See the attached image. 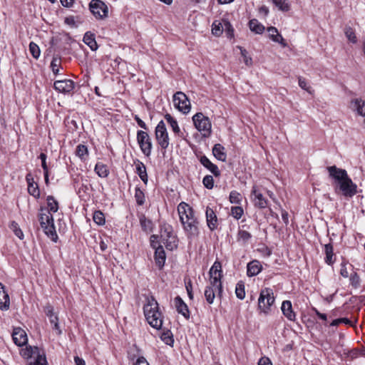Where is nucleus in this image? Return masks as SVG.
I'll list each match as a JSON object with an SVG mask.
<instances>
[{"label":"nucleus","instance_id":"1","mask_svg":"<svg viewBox=\"0 0 365 365\" xmlns=\"http://www.w3.org/2000/svg\"><path fill=\"white\" fill-rule=\"evenodd\" d=\"M329 177L333 178L336 182L337 189L346 197H352L357 192V186L354 183L351 179L348 176L347 172L341 168H339L335 165L329 166L327 168Z\"/></svg>","mask_w":365,"mask_h":365},{"label":"nucleus","instance_id":"2","mask_svg":"<svg viewBox=\"0 0 365 365\" xmlns=\"http://www.w3.org/2000/svg\"><path fill=\"white\" fill-rule=\"evenodd\" d=\"M180 220L183 229L189 237L199 235V222L195 217L193 209L187 203L182 202L178 206Z\"/></svg>","mask_w":365,"mask_h":365},{"label":"nucleus","instance_id":"3","mask_svg":"<svg viewBox=\"0 0 365 365\" xmlns=\"http://www.w3.org/2000/svg\"><path fill=\"white\" fill-rule=\"evenodd\" d=\"M143 310L149 324L157 329H160L163 325V317L162 314L159 312L157 301L152 297L150 300H148V304L144 306Z\"/></svg>","mask_w":365,"mask_h":365},{"label":"nucleus","instance_id":"4","mask_svg":"<svg viewBox=\"0 0 365 365\" xmlns=\"http://www.w3.org/2000/svg\"><path fill=\"white\" fill-rule=\"evenodd\" d=\"M38 220L41 228L43 230L45 234L51 238L54 242H56L58 235L56 232L54 225V220L51 213L49 212L46 208L41 207L38 213Z\"/></svg>","mask_w":365,"mask_h":365},{"label":"nucleus","instance_id":"5","mask_svg":"<svg viewBox=\"0 0 365 365\" xmlns=\"http://www.w3.org/2000/svg\"><path fill=\"white\" fill-rule=\"evenodd\" d=\"M273 290L266 287L261 290L258 299V308L264 313L267 314L274 302Z\"/></svg>","mask_w":365,"mask_h":365},{"label":"nucleus","instance_id":"6","mask_svg":"<svg viewBox=\"0 0 365 365\" xmlns=\"http://www.w3.org/2000/svg\"><path fill=\"white\" fill-rule=\"evenodd\" d=\"M196 129L202 133L204 137H209L211 134V123L208 117L202 113H197L192 117Z\"/></svg>","mask_w":365,"mask_h":365},{"label":"nucleus","instance_id":"7","mask_svg":"<svg viewBox=\"0 0 365 365\" xmlns=\"http://www.w3.org/2000/svg\"><path fill=\"white\" fill-rule=\"evenodd\" d=\"M210 277V284L215 286L217 288L219 297H221L222 292V286L221 282L222 275V266L220 262L216 261L209 272Z\"/></svg>","mask_w":365,"mask_h":365},{"label":"nucleus","instance_id":"8","mask_svg":"<svg viewBox=\"0 0 365 365\" xmlns=\"http://www.w3.org/2000/svg\"><path fill=\"white\" fill-rule=\"evenodd\" d=\"M155 138L158 145L163 150L168 148L169 145V136L163 120H160L157 125L155 130Z\"/></svg>","mask_w":365,"mask_h":365},{"label":"nucleus","instance_id":"9","mask_svg":"<svg viewBox=\"0 0 365 365\" xmlns=\"http://www.w3.org/2000/svg\"><path fill=\"white\" fill-rule=\"evenodd\" d=\"M89 9L97 19H103L108 15V8L101 0H91L89 4Z\"/></svg>","mask_w":365,"mask_h":365},{"label":"nucleus","instance_id":"10","mask_svg":"<svg viewBox=\"0 0 365 365\" xmlns=\"http://www.w3.org/2000/svg\"><path fill=\"white\" fill-rule=\"evenodd\" d=\"M173 101L175 107L180 112L187 114L190 111V102L184 93L181 91L176 92L173 96Z\"/></svg>","mask_w":365,"mask_h":365},{"label":"nucleus","instance_id":"11","mask_svg":"<svg viewBox=\"0 0 365 365\" xmlns=\"http://www.w3.org/2000/svg\"><path fill=\"white\" fill-rule=\"evenodd\" d=\"M137 140L142 153L147 157H149L152 150V142L148 133L138 130L137 132Z\"/></svg>","mask_w":365,"mask_h":365},{"label":"nucleus","instance_id":"12","mask_svg":"<svg viewBox=\"0 0 365 365\" xmlns=\"http://www.w3.org/2000/svg\"><path fill=\"white\" fill-rule=\"evenodd\" d=\"M43 310L46 315L48 317L50 323L53 325V329L56 331L58 335H61L62 331L59 327L58 317L54 312L53 307L51 304H47L44 307Z\"/></svg>","mask_w":365,"mask_h":365},{"label":"nucleus","instance_id":"13","mask_svg":"<svg viewBox=\"0 0 365 365\" xmlns=\"http://www.w3.org/2000/svg\"><path fill=\"white\" fill-rule=\"evenodd\" d=\"M74 82L70 79L56 81L53 83L55 90L65 94L72 91L74 88Z\"/></svg>","mask_w":365,"mask_h":365},{"label":"nucleus","instance_id":"14","mask_svg":"<svg viewBox=\"0 0 365 365\" xmlns=\"http://www.w3.org/2000/svg\"><path fill=\"white\" fill-rule=\"evenodd\" d=\"M12 338L14 342L19 346H22L27 343V335L21 328H15L13 331Z\"/></svg>","mask_w":365,"mask_h":365},{"label":"nucleus","instance_id":"15","mask_svg":"<svg viewBox=\"0 0 365 365\" xmlns=\"http://www.w3.org/2000/svg\"><path fill=\"white\" fill-rule=\"evenodd\" d=\"M174 304L177 312L182 314L185 319L190 318V311L187 305L184 302L182 298L179 296L174 299Z\"/></svg>","mask_w":365,"mask_h":365},{"label":"nucleus","instance_id":"16","mask_svg":"<svg viewBox=\"0 0 365 365\" xmlns=\"http://www.w3.org/2000/svg\"><path fill=\"white\" fill-rule=\"evenodd\" d=\"M205 215L208 227L212 231L215 230L217 227V217L215 211L210 207H207Z\"/></svg>","mask_w":365,"mask_h":365},{"label":"nucleus","instance_id":"17","mask_svg":"<svg viewBox=\"0 0 365 365\" xmlns=\"http://www.w3.org/2000/svg\"><path fill=\"white\" fill-rule=\"evenodd\" d=\"M166 255L163 247L162 245H159L155 251V262L160 269L163 267Z\"/></svg>","mask_w":365,"mask_h":365},{"label":"nucleus","instance_id":"18","mask_svg":"<svg viewBox=\"0 0 365 365\" xmlns=\"http://www.w3.org/2000/svg\"><path fill=\"white\" fill-rule=\"evenodd\" d=\"M201 164L208 169L215 177L220 175V171L218 167L213 164L205 155H202L200 158Z\"/></svg>","mask_w":365,"mask_h":365},{"label":"nucleus","instance_id":"19","mask_svg":"<svg viewBox=\"0 0 365 365\" xmlns=\"http://www.w3.org/2000/svg\"><path fill=\"white\" fill-rule=\"evenodd\" d=\"M262 267L258 260H252L247 266V274L248 277L257 275L262 270Z\"/></svg>","mask_w":365,"mask_h":365},{"label":"nucleus","instance_id":"20","mask_svg":"<svg viewBox=\"0 0 365 365\" xmlns=\"http://www.w3.org/2000/svg\"><path fill=\"white\" fill-rule=\"evenodd\" d=\"M283 314L290 321H294L296 314L292 310V303L289 300H285L282 304L281 307Z\"/></svg>","mask_w":365,"mask_h":365},{"label":"nucleus","instance_id":"21","mask_svg":"<svg viewBox=\"0 0 365 365\" xmlns=\"http://www.w3.org/2000/svg\"><path fill=\"white\" fill-rule=\"evenodd\" d=\"M252 194L255 195L254 204L255 207L260 209L267 207V200L264 197L262 194L257 192L255 187H253Z\"/></svg>","mask_w":365,"mask_h":365},{"label":"nucleus","instance_id":"22","mask_svg":"<svg viewBox=\"0 0 365 365\" xmlns=\"http://www.w3.org/2000/svg\"><path fill=\"white\" fill-rule=\"evenodd\" d=\"M10 300L8 293L5 291L4 285L0 282V309L7 310L9 308Z\"/></svg>","mask_w":365,"mask_h":365},{"label":"nucleus","instance_id":"23","mask_svg":"<svg viewBox=\"0 0 365 365\" xmlns=\"http://www.w3.org/2000/svg\"><path fill=\"white\" fill-rule=\"evenodd\" d=\"M267 31L269 34V38L273 41L280 43L283 47L287 46V43L275 27L270 26L267 29Z\"/></svg>","mask_w":365,"mask_h":365},{"label":"nucleus","instance_id":"24","mask_svg":"<svg viewBox=\"0 0 365 365\" xmlns=\"http://www.w3.org/2000/svg\"><path fill=\"white\" fill-rule=\"evenodd\" d=\"M135 169H136V173L138 175L141 180L145 183H148V174L146 171V167L144 165L143 163L140 161L139 160H137L135 162Z\"/></svg>","mask_w":365,"mask_h":365},{"label":"nucleus","instance_id":"25","mask_svg":"<svg viewBox=\"0 0 365 365\" xmlns=\"http://www.w3.org/2000/svg\"><path fill=\"white\" fill-rule=\"evenodd\" d=\"M83 42L89 46L92 51L98 49V44L96 43L94 34L91 31H87L83 38Z\"/></svg>","mask_w":365,"mask_h":365},{"label":"nucleus","instance_id":"26","mask_svg":"<svg viewBox=\"0 0 365 365\" xmlns=\"http://www.w3.org/2000/svg\"><path fill=\"white\" fill-rule=\"evenodd\" d=\"M212 154L219 160L226 161L227 155L225 152V148L221 144H215L212 148Z\"/></svg>","mask_w":365,"mask_h":365},{"label":"nucleus","instance_id":"27","mask_svg":"<svg viewBox=\"0 0 365 365\" xmlns=\"http://www.w3.org/2000/svg\"><path fill=\"white\" fill-rule=\"evenodd\" d=\"M353 109L356 110L359 115L365 116V101L362 99H354L351 101Z\"/></svg>","mask_w":365,"mask_h":365},{"label":"nucleus","instance_id":"28","mask_svg":"<svg viewBox=\"0 0 365 365\" xmlns=\"http://www.w3.org/2000/svg\"><path fill=\"white\" fill-rule=\"evenodd\" d=\"M217 291V288L215 286L210 285L207 286L205 290V297L206 301L209 304H212L215 297V292Z\"/></svg>","mask_w":365,"mask_h":365},{"label":"nucleus","instance_id":"29","mask_svg":"<svg viewBox=\"0 0 365 365\" xmlns=\"http://www.w3.org/2000/svg\"><path fill=\"white\" fill-rule=\"evenodd\" d=\"M249 26L252 31L255 34H261L264 31V26L257 19H253L249 21Z\"/></svg>","mask_w":365,"mask_h":365},{"label":"nucleus","instance_id":"30","mask_svg":"<svg viewBox=\"0 0 365 365\" xmlns=\"http://www.w3.org/2000/svg\"><path fill=\"white\" fill-rule=\"evenodd\" d=\"M324 252L326 255L325 262L329 265L332 264L334 262L333 246L331 243L324 245Z\"/></svg>","mask_w":365,"mask_h":365},{"label":"nucleus","instance_id":"31","mask_svg":"<svg viewBox=\"0 0 365 365\" xmlns=\"http://www.w3.org/2000/svg\"><path fill=\"white\" fill-rule=\"evenodd\" d=\"M48 209H46L49 212H56L58 210V202L54 198L53 196L49 195L46 198Z\"/></svg>","mask_w":365,"mask_h":365},{"label":"nucleus","instance_id":"32","mask_svg":"<svg viewBox=\"0 0 365 365\" xmlns=\"http://www.w3.org/2000/svg\"><path fill=\"white\" fill-rule=\"evenodd\" d=\"M95 172L101 178H106L109 174L107 166L101 163H98L96 165Z\"/></svg>","mask_w":365,"mask_h":365},{"label":"nucleus","instance_id":"33","mask_svg":"<svg viewBox=\"0 0 365 365\" xmlns=\"http://www.w3.org/2000/svg\"><path fill=\"white\" fill-rule=\"evenodd\" d=\"M165 118L167 120V122L168 123V124L170 125V127L172 128L173 131L175 134H179L180 133V129L178 126L177 120L174 118H173L171 116V115H170L169 113H167L165 115Z\"/></svg>","mask_w":365,"mask_h":365},{"label":"nucleus","instance_id":"34","mask_svg":"<svg viewBox=\"0 0 365 365\" xmlns=\"http://www.w3.org/2000/svg\"><path fill=\"white\" fill-rule=\"evenodd\" d=\"M223 31L225 32L227 38H232L234 36V29L230 22L226 19H222Z\"/></svg>","mask_w":365,"mask_h":365},{"label":"nucleus","instance_id":"35","mask_svg":"<svg viewBox=\"0 0 365 365\" xmlns=\"http://www.w3.org/2000/svg\"><path fill=\"white\" fill-rule=\"evenodd\" d=\"M222 21H215L212 25V33L215 36H220L223 32Z\"/></svg>","mask_w":365,"mask_h":365},{"label":"nucleus","instance_id":"36","mask_svg":"<svg viewBox=\"0 0 365 365\" xmlns=\"http://www.w3.org/2000/svg\"><path fill=\"white\" fill-rule=\"evenodd\" d=\"M140 223L141 227L145 232H151L153 229V223L150 220H148L144 215L140 218Z\"/></svg>","mask_w":365,"mask_h":365},{"label":"nucleus","instance_id":"37","mask_svg":"<svg viewBox=\"0 0 365 365\" xmlns=\"http://www.w3.org/2000/svg\"><path fill=\"white\" fill-rule=\"evenodd\" d=\"M76 154L81 160H85L88 154L87 147L82 144L78 145L76 150Z\"/></svg>","mask_w":365,"mask_h":365},{"label":"nucleus","instance_id":"38","mask_svg":"<svg viewBox=\"0 0 365 365\" xmlns=\"http://www.w3.org/2000/svg\"><path fill=\"white\" fill-rule=\"evenodd\" d=\"M235 294L238 299H243L245 297V284L242 282H239L235 287Z\"/></svg>","mask_w":365,"mask_h":365},{"label":"nucleus","instance_id":"39","mask_svg":"<svg viewBox=\"0 0 365 365\" xmlns=\"http://www.w3.org/2000/svg\"><path fill=\"white\" fill-rule=\"evenodd\" d=\"M272 1L274 4L282 11H287L290 9L287 0H272Z\"/></svg>","mask_w":365,"mask_h":365},{"label":"nucleus","instance_id":"40","mask_svg":"<svg viewBox=\"0 0 365 365\" xmlns=\"http://www.w3.org/2000/svg\"><path fill=\"white\" fill-rule=\"evenodd\" d=\"M349 279L350 284L354 288L358 289L360 287L361 279L356 272L351 274Z\"/></svg>","mask_w":365,"mask_h":365},{"label":"nucleus","instance_id":"41","mask_svg":"<svg viewBox=\"0 0 365 365\" xmlns=\"http://www.w3.org/2000/svg\"><path fill=\"white\" fill-rule=\"evenodd\" d=\"M61 67V58L57 57H53L51 63V68L53 74L58 75L59 73V68Z\"/></svg>","mask_w":365,"mask_h":365},{"label":"nucleus","instance_id":"42","mask_svg":"<svg viewBox=\"0 0 365 365\" xmlns=\"http://www.w3.org/2000/svg\"><path fill=\"white\" fill-rule=\"evenodd\" d=\"M135 198L136 200V202L139 205H143L145 202V195L144 192L139 188H135Z\"/></svg>","mask_w":365,"mask_h":365},{"label":"nucleus","instance_id":"43","mask_svg":"<svg viewBox=\"0 0 365 365\" xmlns=\"http://www.w3.org/2000/svg\"><path fill=\"white\" fill-rule=\"evenodd\" d=\"M93 221L99 225H102L105 223L104 215L100 210L95 211V212L93 213Z\"/></svg>","mask_w":365,"mask_h":365},{"label":"nucleus","instance_id":"44","mask_svg":"<svg viewBox=\"0 0 365 365\" xmlns=\"http://www.w3.org/2000/svg\"><path fill=\"white\" fill-rule=\"evenodd\" d=\"M29 51L32 56L36 59H37L39 57L41 53L38 46L34 42H31L29 43Z\"/></svg>","mask_w":365,"mask_h":365},{"label":"nucleus","instance_id":"45","mask_svg":"<svg viewBox=\"0 0 365 365\" xmlns=\"http://www.w3.org/2000/svg\"><path fill=\"white\" fill-rule=\"evenodd\" d=\"M229 198L231 203L240 204L242 200V195L237 191L232 190Z\"/></svg>","mask_w":365,"mask_h":365},{"label":"nucleus","instance_id":"46","mask_svg":"<svg viewBox=\"0 0 365 365\" xmlns=\"http://www.w3.org/2000/svg\"><path fill=\"white\" fill-rule=\"evenodd\" d=\"M28 192L31 195L36 198H38L40 196V190L37 183L31 184V185H29Z\"/></svg>","mask_w":365,"mask_h":365},{"label":"nucleus","instance_id":"47","mask_svg":"<svg viewBox=\"0 0 365 365\" xmlns=\"http://www.w3.org/2000/svg\"><path fill=\"white\" fill-rule=\"evenodd\" d=\"M237 237L239 240L243 241V242H247L252 237V235L245 230H239L237 233Z\"/></svg>","mask_w":365,"mask_h":365},{"label":"nucleus","instance_id":"48","mask_svg":"<svg viewBox=\"0 0 365 365\" xmlns=\"http://www.w3.org/2000/svg\"><path fill=\"white\" fill-rule=\"evenodd\" d=\"M243 212V209L240 206L232 207L231 208V215L237 220L241 218Z\"/></svg>","mask_w":365,"mask_h":365},{"label":"nucleus","instance_id":"49","mask_svg":"<svg viewBox=\"0 0 365 365\" xmlns=\"http://www.w3.org/2000/svg\"><path fill=\"white\" fill-rule=\"evenodd\" d=\"M161 339L168 345H172L174 342L173 335L170 331L163 332L161 335Z\"/></svg>","mask_w":365,"mask_h":365},{"label":"nucleus","instance_id":"50","mask_svg":"<svg viewBox=\"0 0 365 365\" xmlns=\"http://www.w3.org/2000/svg\"><path fill=\"white\" fill-rule=\"evenodd\" d=\"M10 227L14 231V232L16 237H18L21 240L23 239V237H24L23 232L19 227V225L16 222L13 221L11 223Z\"/></svg>","mask_w":365,"mask_h":365},{"label":"nucleus","instance_id":"51","mask_svg":"<svg viewBox=\"0 0 365 365\" xmlns=\"http://www.w3.org/2000/svg\"><path fill=\"white\" fill-rule=\"evenodd\" d=\"M202 183L204 186L207 189H212L214 186V180L212 175H205L203 178Z\"/></svg>","mask_w":365,"mask_h":365},{"label":"nucleus","instance_id":"52","mask_svg":"<svg viewBox=\"0 0 365 365\" xmlns=\"http://www.w3.org/2000/svg\"><path fill=\"white\" fill-rule=\"evenodd\" d=\"M238 48L240 50V53L242 56L243 57V61L245 63L247 66H251L252 63V58L247 56V51L241 46H238Z\"/></svg>","mask_w":365,"mask_h":365},{"label":"nucleus","instance_id":"53","mask_svg":"<svg viewBox=\"0 0 365 365\" xmlns=\"http://www.w3.org/2000/svg\"><path fill=\"white\" fill-rule=\"evenodd\" d=\"M341 323H344V324L350 325V326L354 325V324L351 322V321H350L348 318H339V319H334L331 322L330 325L333 326V327H336V326H338Z\"/></svg>","mask_w":365,"mask_h":365},{"label":"nucleus","instance_id":"54","mask_svg":"<svg viewBox=\"0 0 365 365\" xmlns=\"http://www.w3.org/2000/svg\"><path fill=\"white\" fill-rule=\"evenodd\" d=\"M38 351V347L36 346H29V347H26L25 350L23 351L22 352V355L24 356V357H26V358H30L32 356L33 354H34L36 353V351Z\"/></svg>","mask_w":365,"mask_h":365},{"label":"nucleus","instance_id":"55","mask_svg":"<svg viewBox=\"0 0 365 365\" xmlns=\"http://www.w3.org/2000/svg\"><path fill=\"white\" fill-rule=\"evenodd\" d=\"M345 35L347 38L352 43L356 42V37L355 36L354 31L350 27L346 28L345 29Z\"/></svg>","mask_w":365,"mask_h":365},{"label":"nucleus","instance_id":"56","mask_svg":"<svg viewBox=\"0 0 365 365\" xmlns=\"http://www.w3.org/2000/svg\"><path fill=\"white\" fill-rule=\"evenodd\" d=\"M298 82H299V86H300V88L307 91L309 93H311V91H310L311 87L307 85V82L305 78H304L302 77H299Z\"/></svg>","mask_w":365,"mask_h":365},{"label":"nucleus","instance_id":"57","mask_svg":"<svg viewBox=\"0 0 365 365\" xmlns=\"http://www.w3.org/2000/svg\"><path fill=\"white\" fill-rule=\"evenodd\" d=\"M39 158L41 160V167L43 170V173L48 172V166L46 164V158H47L46 155L43 153H41L39 155Z\"/></svg>","mask_w":365,"mask_h":365},{"label":"nucleus","instance_id":"58","mask_svg":"<svg viewBox=\"0 0 365 365\" xmlns=\"http://www.w3.org/2000/svg\"><path fill=\"white\" fill-rule=\"evenodd\" d=\"M29 365H47L46 356L38 354L36 361L34 364H30Z\"/></svg>","mask_w":365,"mask_h":365},{"label":"nucleus","instance_id":"59","mask_svg":"<svg viewBox=\"0 0 365 365\" xmlns=\"http://www.w3.org/2000/svg\"><path fill=\"white\" fill-rule=\"evenodd\" d=\"M185 288H186L189 298L192 299L193 298V294H192V282L190 279H189L187 282H185Z\"/></svg>","mask_w":365,"mask_h":365},{"label":"nucleus","instance_id":"60","mask_svg":"<svg viewBox=\"0 0 365 365\" xmlns=\"http://www.w3.org/2000/svg\"><path fill=\"white\" fill-rule=\"evenodd\" d=\"M158 235H151L150 238V246L155 250H156V248H158V247L160 245L158 244Z\"/></svg>","mask_w":365,"mask_h":365},{"label":"nucleus","instance_id":"61","mask_svg":"<svg viewBox=\"0 0 365 365\" xmlns=\"http://www.w3.org/2000/svg\"><path fill=\"white\" fill-rule=\"evenodd\" d=\"M134 119L140 128H142L145 130L148 129V127H147L146 124L145 123V122L143 121L138 115H135L134 117Z\"/></svg>","mask_w":365,"mask_h":365},{"label":"nucleus","instance_id":"62","mask_svg":"<svg viewBox=\"0 0 365 365\" xmlns=\"http://www.w3.org/2000/svg\"><path fill=\"white\" fill-rule=\"evenodd\" d=\"M258 365H272V364L269 358L262 357L259 359Z\"/></svg>","mask_w":365,"mask_h":365},{"label":"nucleus","instance_id":"63","mask_svg":"<svg viewBox=\"0 0 365 365\" xmlns=\"http://www.w3.org/2000/svg\"><path fill=\"white\" fill-rule=\"evenodd\" d=\"M348 356H349L351 359L356 358L359 355V351L356 349H351L348 351L347 352Z\"/></svg>","mask_w":365,"mask_h":365},{"label":"nucleus","instance_id":"64","mask_svg":"<svg viewBox=\"0 0 365 365\" xmlns=\"http://www.w3.org/2000/svg\"><path fill=\"white\" fill-rule=\"evenodd\" d=\"M135 365H149V364L145 359V358H144L143 356H140L137 359Z\"/></svg>","mask_w":365,"mask_h":365}]
</instances>
